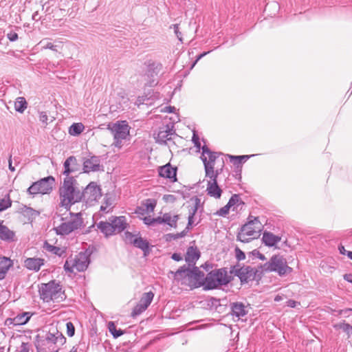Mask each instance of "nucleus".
Listing matches in <instances>:
<instances>
[{"mask_svg": "<svg viewBox=\"0 0 352 352\" xmlns=\"http://www.w3.org/2000/svg\"><path fill=\"white\" fill-rule=\"evenodd\" d=\"M65 338L54 326H50L43 334L36 336L35 346L37 352H58V344H63Z\"/></svg>", "mask_w": 352, "mask_h": 352, "instance_id": "1", "label": "nucleus"}, {"mask_svg": "<svg viewBox=\"0 0 352 352\" xmlns=\"http://www.w3.org/2000/svg\"><path fill=\"white\" fill-rule=\"evenodd\" d=\"M80 188L75 177H64L58 190L60 206L67 210L80 201Z\"/></svg>", "mask_w": 352, "mask_h": 352, "instance_id": "2", "label": "nucleus"}, {"mask_svg": "<svg viewBox=\"0 0 352 352\" xmlns=\"http://www.w3.org/2000/svg\"><path fill=\"white\" fill-rule=\"evenodd\" d=\"M174 278L182 285L192 289L204 285L205 278L204 272L200 271L198 267L193 266V268L190 270L186 265H183L175 273Z\"/></svg>", "mask_w": 352, "mask_h": 352, "instance_id": "3", "label": "nucleus"}, {"mask_svg": "<svg viewBox=\"0 0 352 352\" xmlns=\"http://www.w3.org/2000/svg\"><path fill=\"white\" fill-rule=\"evenodd\" d=\"M41 298L46 302H61L65 298V293L59 283L54 280L43 283L39 289Z\"/></svg>", "mask_w": 352, "mask_h": 352, "instance_id": "4", "label": "nucleus"}, {"mask_svg": "<svg viewBox=\"0 0 352 352\" xmlns=\"http://www.w3.org/2000/svg\"><path fill=\"white\" fill-rule=\"evenodd\" d=\"M262 229L261 223L258 217L250 216L248 221L242 226L236 236V239L243 243H248L251 239L258 236Z\"/></svg>", "mask_w": 352, "mask_h": 352, "instance_id": "5", "label": "nucleus"}, {"mask_svg": "<svg viewBox=\"0 0 352 352\" xmlns=\"http://www.w3.org/2000/svg\"><path fill=\"white\" fill-rule=\"evenodd\" d=\"M261 271L274 272L280 276H284L292 272V267L288 266L286 259L280 254L273 255L268 262L260 266Z\"/></svg>", "mask_w": 352, "mask_h": 352, "instance_id": "6", "label": "nucleus"}, {"mask_svg": "<svg viewBox=\"0 0 352 352\" xmlns=\"http://www.w3.org/2000/svg\"><path fill=\"white\" fill-rule=\"evenodd\" d=\"M231 280L226 269L214 270L209 272L204 278L205 289H213L221 285H226Z\"/></svg>", "mask_w": 352, "mask_h": 352, "instance_id": "7", "label": "nucleus"}, {"mask_svg": "<svg viewBox=\"0 0 352 352\" xmlns=\"http://www.w3.org/2000/svg\"><path fill=\"white\" fill-rule=\"evenodd\" d=\"M130 129L126 120L109 123L107 125V129L111 131L113 136V143L112 145L120 148L123 145V140H126L129 135Z\"/></svg>", "mask_w": 352, "mask_h": 352, "instance_id": "8", "label": "nucleus"}, {"mask_svg": "<svg viewBox=\"0 0 352 352\" xmlns=\"http://www.w3.org/2000/svg\"><path fill=\"white\" fill-rule=\"evenodd\" d=\"M89 254L87 252H81L75 256L74 258H68L64 265L66 272L74 273L85 271L89 264Z\"/></svg>", "mask_w": 352, "mask_h": 352, "instance_id": "9", "label": "nucleus"}, {"mask_svg": "<svg viewBox=\"0 0 352 352\" xmlns=\"http://www.w3.org/2000/svg\"><path fill=\"white\" fill-rule=\"evenodd\" d=\"M70 219L54 228L58 235H67L83 226V219L80 212H69Z\"/></svg>", "mask_w": 352, "mask_h": 352, "instance_id": "10", "label": "nucleus"}, {"mask_svg": "<svg viewBox=\"0 0 352 352\" xmlns=\"http://www.w3.org/2000/svg\"><path fill=\"white\" fill-rule=\"evenodd\" d=\"M55 184L53 176H47L34 182L27 190L28 194L36 195L37 194H50Z\"/></svg>", "mask_w": 352, "mask_h": 352, "instance_id": "11", "label": "nucleus"}, {"mask_svg": "<svg viewBox=\"0 0 352 352\" xmlns=\"http://www.w3.org/2000/svg\"><path fill=\"white\" fill-rule=\"evenodd\" d=\"M80 201L91 206L101 197V189L95 182H91L82 191L80 190Z\"/></svg>", "mask_w": 352, "mask_h": 352, "instance_id": "12", "label": "nucleus"}, {"mask_svg": "<svg viewBox=\"0 0 352 352\" xmlns=\"http://www.w3.org/2000/svg\"><path fill=\"white\" fill-rule=\"evenodd\" d=\"M258 272L259 271L257 269L251 266H243L239 268L234 267V274L239 278L243 283L254 280Z\"/></svg>", "mask_w": 352, "mask_h": 352, "instance_id": "13", "label": "nucleus"}, {"mask_svg": "<svg viewBox=\"0 0 352 352\" xmlns=\"http://www.w3.org/2000/svg\"><path fill=\"white\" fill-rule=\"evenodd\" d=\"M103 171V166L100 165V158L98 156H91L90 158L85 159L83 162V172L89 173L90 172Z\"/></svg>", "mask_w": 352, "mask_h": 352, "instance_id": "14", "label": "nucleus"}, {"mask_svg": "<svg viewBox=\"0 0 352 352\" xmlns=\"http://www.w3.org/2000/svg\"><path fill=\"white\" fill-rule=\"evenodd\" d=\"M201 150V159L204 166L208 164V166L214 167L215 160L218 158L220 153L210 151L206 145L202 146Z\"/></svg>", "mask_w": 352, "mask_h": 352, "instance_id": "15", "label": "nucleus"}, {"mask_svg": "<svg viewBox=\"0 0 352 352\" xmlns=\"http://www.w3.org/2000/svg\"><path fill=\"white\" fill-rule=\"evenodd\" d=\"M109 221L112 223L116 234L122 232L128 226L126 219L124 216L111 217L109 218Z\"/></svg>", "mask_w": 352, "mask_h": 352, "instance_id": "16", "label": "nucleus"}, {"mask_svg": "<svg viewBox=\"0 0 352 352\" xmlns=\"http://www.w3.org/2000/svg\"><path fill=\"white\" fill-rule=\"evenodd\" d=\"M45 260L41 258H27L24 261V266L29 270L38 272L44 265Z\"/></svg>", "mask_w": 352, "mask_h": 352, "instance_id": "17", "label": "nucleus"}, {"mask_svg": "<svg viewBox=\"0 0 352 352\" xmlns=\"http://www.w3.org/2000/svg\"><path fill=\"white\" fill-rule=\"evenodd\" d=\"M158 173L162 177L168 178L174 182L176 181L177 168H173L170 164L160 166Z\"/></svg>", "mask_w": 352, "mask_h": 352, "instance_id": "18", "label": "nucleus"}, {"mask_svg": "<svg viewBox=\"0 0 352 352\" xmlns=\"http://www.w3.org/2000/svg\"><path fill=\"white\" fill-rule=\"evenodd\" d=\"M199 257L200 252L197 247L190 246L187 249L185 261L188 263L189 267L194 266Z\"/></svg>", "mask_w": 352, "mask_h": 352, "instance_id": "19", "label": "nucleus"}, {"mask_svg": "<svg viewBox=\"0 0 352 352\" xmlns=\"http://www.w3.org/2000/svg\"><path fill=\"white\" fill-rule=\"evenodd\" d=\"M201 204V200L196 197L195 201L192 206H189V215L188 217V224L186 229H190L193 225H195L194 217L198 210Z\"/></svg>", "mask_w": 352, "mask_h": 352, "instance_id": "20", "label": "nucleus"}, {"mask_svg": "<svg viewBox=\"0 0 352 352\" xmlns=\"http://www.w3.org/2000/svg\"><path fill=\"white\" fill-rule=\"evenodd\" d=\"M207 193L209 196L215 199H219L222 194V190L219 186L217 181L208 182L207 183Z\"/></svg>", "mask_w": 352, "mask_h": 352, "instance_id": "21", "label": "nucleus"}, {"mask_svg": "<svg viewBox=\"0 0 352 352\" xmlns=\"http://www.w3.org/2000/svg\"><path fill=\"white\" fill-rule=\"evenodd\" d=\"M15 233L10 230L6 226L3 224V221L0 222V239L4 241L11 242L15 239Z\"/></svg>", "mask_w": 352, "mask_h": 352, "instance_id": "22", "label": "nucleus"}, {"mask_svg": "<svg viewBox=\"0 0 352 352\" xmlns=\"http://www.w3.org/2000/svg\"><path fill=\"white\" fill-rule=\"evenodd\" d=\"M173 130L168 124L164 125L160 128L159 132L156 137L157 142H166L167 140H170L173 134Z\"/></svg>", "mask_w": 352, "mask_h": 352, "instance_id": "23", "label": "nucleus"}, {"mask_svg": "<svg viewBox=\"0 0 352 352\" xmlns=\"http://www.w3.org/2000/svg\"><path fill=\"white\" fill-rule=\"evenodd\" d=\"M280 240L281 238L280 236H276L272 232H264L263 234L262 241L268 247L274 246L276 243L280 242Z\"/></svg>", "mask_w": 352, "mask_h": 352, "instance_id": "24", "label": "nucleus"}, {"mask_svg": "<svg viewBox=\"0 0 352 352\" xmlns=\"http://www.w3.org/2000/svg\"><path fill=\"white\" fill-rule=\"evenodd\" d=\"M97 228L106 237L116 234L112 223L109 220V221H100L97 224Z\"/></svg>", "mask_w": 352, "mask_h": 352, "instance_id": "25", "label": "nucleus"}, {"mask_svg": "<svg viewBox=\"0 0 352 352\" xmlns=\"http://www.w3.org/2000/svg\"><path fill=\"white\" fill-rule=\"evenodd\" d=\"M13 265L12 261L8 257H0V280L5 278L9 269Z\"/></svg>", "mask_w": 352, "mask_h": 352, "instance_id": "26", "label": "nucleus"}, {"mask_svg": "<svg viewBox=\"0 0 352 352\" xmlns=\"http://www.w3.org/2000/svg\"><path fill=\"white\" fill-rule=\"evenodd\" d=\"M232 315L237 318L245 316L248 314L245 305L242 302H234L231 304Z\"/></svg>", "mask_w": 352, "mask_h": 352, "instance_id": "27", "label": "nucleus"}, {"mask_svg": "<svg viewBox=\"0 0 352 352\" xmlns=\"http://www.w3.org/2000/svg\"><path fill=\"white\" fill-rule=\"evenodd\" d=\"M179 219V216L178 214H173L170 212L163 214V223L168 225L170 228H176Z\"/></svg>", "mask_w": 352, "mask_h": 352, "instance_id": "28", "label": "nucleus"}, {"mask_svg": "<svg viewBox=\"0 0 352 352\" xmlns=\"http://www.w3.org/2000/svg\"><path fill=\"white\" fill-rule=\"evenodd\" d=\"M133 245L135 248H138L142 250L144 252V256H147L149 252V243L147 240L142 238L141 236L136 237L133 241Z\"/></svg>", "mask_w": 352, "mask_h": 352, "instance_id": "29", "label": "nucleus"}, {"mask_svg": "<svg viewBox=\"0 0 352 352\" xmlns=\"http://www.w3.org/2000/svg\"><path fill=\"white\" fill-rule=\"evenodd\" d=\"M58 44H54L51 42V39L49 38H45L42 39L38 43V45L41 47V50H51L54 52H58V48L60 47V44L61 42H57Z\"/></svg>", "mask_w": 352, "mask_h": 352, "instance_id": "30", "label": "nucleus"}, {"mask_svg": "<svg viewBox=\"0 0 352 352\" xmlns=\"http://www.w3.org/2000/svg\"><path fill=\"white\" fill-rule=\"evenodd\" d=\"M43 248L44 250L58 256H62L65 253L64 248L51 245L47 241H45Z\"/></svg>", "mask_w": 352, "mask_h": 352, "instance_id": "31", "label": "nucleus"}, {"mask_svg": "<svg viewBox=\"0 0 352 352\" xmlns=\"http://www.w3.org/2000/svg\"><path fill=\"white\" fill-rule=\"evenodd\" d=\"M230 162L233 163L234 166L236 168L241 166L243 163H245L252 155H228ZM252 156H254L252 155Z\"/></svg>", "mask_w": 352, "mask_h": 352, "instance_id": "32", "label": "nucleus"}, {"mask_svg": "<svg viewBox=\"0 0 352 352\" xmlns=\"http://www.w3.org/2000/svg\"><path fill=\"white\" fill-rule=\"evenodd\" d=\"M74 162H75L74 156H70L65 161L63 164L64 170L63 171V175L64 176V177H74L73 176L70 175V174L72 173V170H71L70 164H72Z\"/></svg>", "mask_w": 352, "mask_h": 352, "instance_id": "33", "label": "nucleus"}, {"mask_svg": "<svg viewBox=\"0 0 352 352\" xmlns=\"http://www.w3.org/2000/svg\"><path fill=\"white\" fill-rule=\"evenodd\" d=\"M30 317L31 315L29 312H24L13 318V321L15 322L16 326L23 325L29 321Z\"/></svg>", "mask_w": 352, "mask_h": 352, "instance_id": "34", "label": "nucleus"}, {"mask_svg": "<svg viewBox=\"0 0 352 352\" xmlns=\"http://www.w3.org/2000/svg\"><path fill=\"white\" fill-rule=\"evenodd\" d=\"M27 102L23 97H18L14 102V109L17 112L23 113L27 109Z\"/></svg>", "mask_w": 352, "mask_h": 352, "instance_id": "35", "label": "nucleus"}, {"mask_svg": "<svg viewBox=\"0 0 352 352\" xmlns=\"http://www.w3.org/2000/svg\"><path fill=\"white\" fill-rule=\"evenodd\" d=\"M228 204L232 208L233 207V210L237 209V207L239 205L244 204L243 201L241 199L239 195L234 194L233 195L230 199H229Z\"/></svg>", "mask_w": 352, "mask_h": 352, "instance_id": "36", "label": "nucleus"}, {"mask_svg": "<svg viewBox=\"0 0 352 352\" xmlns=\"http://www.w3.org/2000/svg\"><path fill=\"white\" fill-rule=\"evenodd\" d=\"M85 129L82 123H74L69 129V133L72 135H78L80 134Z\"/></svg>", "mask_w": 352, "mask_h": 352, "instance_id": "37", "label": "nucleus"}, {"mask_svg": "<svg viewBox=\"0 0 352 352\" xmlns=\"http://www.w3.org/2000/svg\"><path fill=\"white\" fill-rule=\"evenodd\" d=\"M154 297V294L152 292L144 293L140 301L146 307H148L151 303Z\"/></svg>", "mask_w": 352, "mask_h": 352, "instance_id": "38", "label": "nucleus"}, {"mask_svg": "<svg viewBox=\"0 0 352 352\" xmlns=\"http://www.w3.org/2000/svg\"><path fill=\"white\" fill-rule=\"evenodd\" d=\"M206 172V177L210 179L208 182L217 181V173H214V167L208 166V164L204 166Z\"/></svg>", "mask_w": 352, "mask_h": 352, "instance_id": "39", "label": "nucleus"}, {"mask_svg": "<svg viewBox=\"0 0 352 352\" xmlns=\"http://www.w3.org/2000/svg\"><path fill=\"white\" fill-rule=\"evenodd\" d=\"M336 329H342L349 336L352 334V326L344 322L333 325Z\"/></svg>", "mask_w": 352, "mask_h": 352, "instance_id": "40", "label": "nucleus"}, {"mask_svg": "<svg viewBox=\"0 0 352 352\" xmlns=\"http://www.w3.org/2000/svg\"><path fill=\"white\" fill-rule=\"evenodd\" d=\"M108 329L109 332L113 335V338H117L120 336L123 335L124 331L121 329L117 330L116 326L113 322H109L108 323Z\"/></svg>", "mask_w": 352, "mask_h": 352, "instance_id": "41", "label": "nucleus"}, {"mask_svg": "<svg viewBox=\"0 0 352 352\" xmlns=\"http://www.w3.org/2000/svg\"><path fill=\"white\" fill-rule=\"evenodd\" d=\"M142 205L144 206L145 209H146V212L148 213L153 212L156 206V201L153 199H148L142 204Z\"/></svg>", "mask_w": 352, "mask_h": 352, "instance_id": "42", "label": "nucleus"}, {"mask_svg": "<svg viewBox=\"0 0 352 352\" xmlns=\"http://www.w3.org/2000/svg\"><path fill=\"white\" fill-rule=\"evenodd\" d=\"M186 235V232L185 230L179 232V233H177V234H167L165 235V239L166 241H171L173 240H177L178 239H180V238H182L184 236H185Z\"/></svg>", "mask_w": 352, "mask_h": 352, "instance_id": "43", "label": "nucleus"}, {"mask_svg": "<svg viewBox=\"0 0 352 352\" xmlns=\"http://www.w3.org/2000/svg\"><path fill=\"white\" fill-rule=\"evenodd\" d=\"M147 307L143 305L140 302H139L137 305L133 308L132 311V316H138L144 312Z\"/></svg>", "mask_w": 352, "mask_h": 352, "instance_id": "44", "label": "nucleus"}, {"mask_svg": "<svg viewBox=\"0 0 352 352\" xmlns=\"http://www.w3.org/2000/svg\"><path fill=\"white\" fill-rule=\"evenodd\" d=\"M135 238V235L130 232L126 231L124 234V240L126 243L133 245V241Z\"/></svg>", "mask_w": 352, "mask_h": 352, "instance_id": "45", "label": "nucleus"}, {"mask_svg": "<svg viewBox=\"0 0 352 352\" xmlns=\"http://www.w3.org/2000/svg\"><path fill=\"white\" fill-rule=\"evenodd\" d=\"M231 207L227 204L225 206L217 211L215 214L220 217H226Z\"/></svg>", "mask_w": 352, "mask_h": 352, "instance_id": "46", "label": "nucleus"}, {"mask_svg": "<svg viewBox=\"0 0 352 352\" xmlns=\"http://www.w3.org/2000/svg\"><path fill=\"white\" fill-rule=\"evenodd\" d=\"M11 206V202L9 199H2L0 200V212Z\"/></svg>", "mask_w": 352, "mask_h": 352, "instance_id": "47", "label": "nucleus"}, {"mask_svg": "<svg viewBox=\"0 0 352 352\" xmlns=\"http://www.w3.org/2000/svg\"><path fill=\"white\" fill-rule=\"evenodd\" d=\"M67 327V333L69 337H72L75 333V327L74 324L71 322H68L66 324Z\"/></svg>", "mask_w": 352, "mask_h": 352, "instance_id": "48", "label": "nucleus"}, {"mask_svg": "<svg viewBox=\"0 0 352 352\" xmlns=\"http://www.w3.org/2000/svg\"><path fill=\"white\" fill-rule=\"evenodd\" d=\"M236 258L239 261H242L245 258V253L241 250L239 248H235Z\"/></svg>", "mask_w": 352, "mask_h": 352, "instance_id": "49", "label": "nucleus"}, {"mask_svg": "<svg viewBox=\"0 0 352 352\" xmlns=\"http://www.w3.org/2000/svg\"><path fill=\"white\" fill-rule=\"evenodd\" d=\"M135 213L138 214V215H141V216H144L145 215L147 212H146V209H145L144 206H143V205L140 206H138L135 210Z\"/></svg>", "mask_w": 352, "mask_h": 352, "instance_id": "50", "label": "nucleus"}, {"mask_svg": "<svg viewBox=\"0 0 352 352\" xmlns=\"http://www.w3.org/2000/svg\"><path fill=\"white\" fill-rule=\"evenodd\" d=\"M48 116L44 111L39 112V120L44 124H47Z\"/></svg>", "mask_w": 352, "mask_h": 352, "instance_id": "51", "label": "nucleus"}, {"mask_svg": "<svg viewBox=\"0 0 352 352\" xmlns=\"http://www.w3.org/2000/svg\"><path fill=\"white\" fill-rule=\"evenodd\" d=\"M7 38L9 41L14 42L18 39V34L14 31H10L7 34Z\"/></svg>", "mask_w": 352, "mask_h": 352, "instance_id": "52", "label": "nucleus"}, {"mask_svg": "<svg viewBox=\"0 0 352 352\" xmlns=\"http://www.w3.org/2000/svg\"><path fill=\"white\" fill-rule=\"evenodd\" d=\"M192 140V142H193V143L195 144V146L197 147V148L200 149L201 148V143H200V141H199V138L195 133L193 134Z\"/></svg>", "mask_w": 352, "mask_h": 352, "instance_id": "53", "label": "nucleus"}, {"mask_svg": "<svg viewBox=\"0 0 352 352\" xmlns=\"http://www.w3.org/2000/svg\"><path fill=\"white\" fill-rule=\"evenodd\" d=\"M251 253L253 256H256L261 261H265L266 259L265 256L257 250H254Z\"/></svg>", "mask_w": 352, "mask_h": 352, "instance_id": "54", "label": "nucleus"}, {"mask_svg": "<svg viewBox=\"0 0 352 352\" xmlns=\"http://www.w3.org/2000/svg\"><path fill=\"white\" fill-rule=\"evenodd\" d=\"M141 219L143 220L144 223L146 225H147V226H154V223H153V221H152V219H153V218H151L150 216L144 217L141 218Z\"/></svg>", "mask_w": 352, "mask_h": 352, "instance_id": "55", "label": "nucleus"}, {"mask_svg": "<svg viewBox=\"0 0 352 352\" xmlns=\"http://www.w3.org/2000/svg\"><path fill=\"white\" fill-rule=\"evenodd\" d=\"M71 170H72V173H76L79 170V164H78L77 160L75 157V162L70 164Z\"/></svg>", "mask_w": 352, "mask_h": 352, "instance_id": "56", "label": "nucleus"}, {"mask_svg": "<svg viewBox=\"0 0 352 352\" xmlns=\"http://www.w3.org/2000/svg\"><path fill=\"white\" fill-rule=\"evenodd\" d=\"M173 28H174V32L177 36V37L178 38V39L179 41H182V37H181V32L179 31V25L178 24H175L173 25Z\"/></svg>", "mask_w": 352, "mask_h": 352, "instance_id": "57", "label": "nucleus"}, {"mask_svg": "<svg viewBox=\"0 0 352 352\" xmlns=\"http://www.w3.org/2000/svg\"><path fill=\"white\" fill-rule=\"evenodd\" d=\"M18 352H29L28 344L23 342Z\"/></svg>", "mask_w": 352, "mask_h": 352, "instance_id": "58", "label": "nucleus"}, {"mask_svg": "<svg viewBox=\"0 0 352 352\" xmlns=\"http://www.w3.org/2000/svg\"><path fill=\"white\" fill-rule=\"evenodd\" d=\"M153 222L154 223V226L155 224H162L163 223V215L161 217H157L156 218L152 219Z\"/></svg>", "mask_w": 352, "mask_h": 352, "instance_id": "59", "label": "nucleus"}, {"mask_svg": "<svg viewBox=\"0 0 352 352\" xmlns=\"http://www.w3.org/2000/svg\"><path fill=\"white\" fill-rule=\"evenodd\" d=\"M211 51H208V52H204L201 54H200L197 59L195 60V61L194 62V63L192 64V67H193L195 66V65L197 63V61H199L201 58H203L204 56H205L206 54H209Z\"/></svg>", "mask_w": 352, "mask_h": 352, "instance_id": "60", "label": "nucleus"}, {"mask_svg": "<svg viewBox=\"0 0 352 352\" xmlns=\"http://www.w3.org/2000/svg\"><path fill=\"white\" fill-rule=\"evenodd\" d=\"M104 205L110 209L112 208L113 200L111 198L105 197Z\"/></svg>", "mask_w": 352, "mask_h": 352, "instance_id": "61", "label": "nucleus"}, {"mask_svg": "<svg viewBox=\"0 0 352 352\" xmlns=\"http://www.w3.org/2000/svg\"><path fill=\"white\" fill-rule=\"evenodd\" d=\"M171 258H172V259H173L174 261H179L182 260V256L179 253H173L171 256Z\"/></svg>", "mask_w": 352, "mask_h": 352, "instance_id": "62", "label": "nucleus"}, {"mask_svg": "<svg viewBox=\"0 0 352 352\" xmlns=\"http://www.w3.org/2000/svg\"><path fill=\"white\" fill-rule=\"evenodd\" d=\"M297 302L294 300H289L287 302V305L289 307H296V305H297Z\"/></svg>", "mask_w": 352, "mask_h": 352, "instance_id": "63", "label": "nucleus"}, {"mask_svg": "<svg viewBox=\"0 0 352 352\" xmlns=\"http://www.w3.org/2000/svg\"><path fill=\"white\" fill-rule=\"evenodd\" d=\"M344 279L349 283H352V274H346L344 275Z\"/></svg>", "mask_w": 352, "mask_h": 352, "instance_id": "64", "label": "nucleus"}]
</instances>
